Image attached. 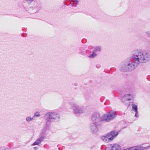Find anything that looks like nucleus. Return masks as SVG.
Wrapping results in <instances>:
<instances>
[{"label": "nucleus", "mask_w": 150, "mask_h": 150, "mask_svg": "<svg viewBox=\"0 0 150 150\" xmlns=\"http://www.w3.org/2000/svg\"><path fill=\"white\" fill-rule=\"evenodd\" d=\"M44 139V136H41L38 138L35 142L32 144V146H35L36 145H38Z\"/></svg>", "instance_id": "10"}, {"label": "nucleus", "mask_w": 150, "mask_h": 150, "mask_svg": "<svg viewBox=\"0 0 150 150\" xmlns=\"http://www.w3.org/2000/svg\"><path fill=\"white\" fill-rule=\"evenodd\" d=\"M136 146L137 150H150V145L147 146L143 145Z\"/></svg>", "instance_id": "9"}, {"label": "nucleus", "mask_w": 150, "mask_h": 150, "mask_svg": "<svg viewBox=\"0 0 150 150\" xmlns=\"http://www.w3.org/2000/svg\"><path fill=\"white\" fill-rule=\"evenodd\" d=\"M133 98V97L130 94H127L125 95L122 98V100L123 101L124 100H126V102H127L128 101L131 100Z\"/></svg>", "instance_id": "11"}, {"label": "nucleus", "mask_w": 150, "mask_h": 150, "mask_svg": "<svg viewBox=\"0 0 150 150\" xmlns=\"http://www.w3.org/2000/svg\"><path fill=\"white\" fill-rule=\"evenodd\" d=\"M136 112V113H135V115L134 116H135V117H137V114H137L138 112H137H137Z\"/></svg>", "instance_id": "21"}, {"label": "nucleus", "mask_w": 150, "mask_h": 150, "mask_svg": "<svg viewBox=\"0 0 150 150\" xmlns=\"http://www.w3.org/2000/svg\"><path fill=\"white\" fill-rule=\"evenodd\" d=\"M38 147H34V149L35 150H37L38 149Z\"/></svg>", "instance_id": "22"}, {"label": "nucleus", "mask_w": 150, "mask_h": 150, "mask_svg": "<svg viewBox=\"0 0 150 150\" xmlns=\"http://www.w3.org/2000/svg\"><path fill=\"white\" fill-rule=\"evenodd\" d=\"M40 112H36L34 113V115L33 117L35 118V117H39L40 116Z\"/></svg>", "instance_id": "17"}, {"label": "nucleus", "mask_w": 150, "mask_h": 150, "mask_svg": "<svg viewBox=\"0 0 150 150\" xmlns=\"http://www.w3.org/2000/svg\"><path fill=\"white\" fill-rule=\"evenodd\" d=\"M80 0H71V2L70 3L71 5H73L74 6L76 7L77 6L78 3Z\"/></svg>", "instance_id": "12"}, {"label": "nucleus", "mask_w": 150, "mask_h": 150, "mask_svg": "<svg viewBox=\"0 0 150 150\" xmlns=\"http://www.w3.org/2000/svg\"><path fill=\"white\" fill-rule=\"evenodd\" d=\"M117 133L116 132L112 131L106 135L102 136L101 139L105 142H108L112 140L117 135Z\"/></svg>", "instance_id": "4"}, {"label": "nucleus", "mask_w": 150, "mask_h": 150, "mask_svg": "<svg viewBox=\"0 0 150 150\" xmlns=\"http://www.w3.org/2000/svg\"><path fill=\"white\" fill-rule=\"evenodd\" d=\"M110 150H121L120 146L117 144H112L108 145Z\"/></svg>", "instance_id": "7"}, {"label": "nucleus", "mask_w": 150, "mask_h": 150, "mask_svg": "<svg viewBox=\"0 0 150 150\" xmlns=\"http://www.w3.org/2000/svg\"><path fill=\"white\" fill-rule=\"evenodd\" d=\"M45 117L47 122H55L60 118V116L55 112H49L45 115Z\"/></svg>", "instance_id": "2"}, {"label": "nucleus", "mask_w": 150, "mask_h": 150, "mask_svg": "<svg viewBox=\"0 0 150 150\" xmlns=\"http://www.w3.org/2000/svg\"><path fill=\"white\" fill-rule=\"evenodd\" d=\"M102 118V116L100 117V115L98 113H93L92 117V123L98 125L101 121H103Z\"/></svg>", "instance_id": "5"}, {"label": "nucleus", "mask_w": 150, "mask_h": 150, "mask_svg": "<svg viewBox=\"0 0 150 150\" xmlns=\"http://www.w3.org/2000/svg\"><path fill=\"white\" fill-rule=\"evenodd\" d=\"M34 0H26L27 3L28 4H31Z\"/></svg>", "instance_id": "19"}, {"label": "nucleus", "mask_w": 150, "mask_h": 150, "mask_svg": "<svg viewBox=\"0 0 150 150\" xmlns=\"http://www.w3.org/2000/svg\"><path fill=\"white\" fill-rule=\"evenodd\" d=\"M134 60L127 59L124 61L120 67V69L124 72L130 71L135 69L139 63L147 62L150 59V54L147 51H139L132 55Z\"/></svg>", "instance_id": "1"}, {"label": "nucleus", "mask_w": 150, "mask_h": 150, "mask_svg": "<svg viewBox=\"0 0 150 150\" xmlns=\"http://www.w3.org/2000/svg\"><path fill=\"white\" fill-rule=\"evenodd\" d=\"M72 109L74 112L77 115H80L85 112L83 109L76 105H74L72 106Z\"/></svg>", "instance_id": "6"}, {"label": "nucleus", "mask_w": 150, "mask_h": 150, "mask_svg": "<svg viewBox=\"0 0 150 150\" xmlns=\"http://www.w3.org/2000/svg\"><path fill=\"white\" fill-rule=\"evenodd\" d=\"M130 104H128V105H127V106H129V105Z\"/></svg>", "instance_id": "23"}, {"label": "nucleus", "mask_w": 150, "mask_h": 150, "mask_svg": "<svg viewBox=\"0 0 150 150\" xmlns=\"http://www.w3.org/2000/svg\"><path fill=\"white\" fill-rule=\"evenodd\" d=\"M35 118L34 117H31L30 116L27 117L26 118V121L27 122H29L31 121H32L34 120Z\"/></svg>", "instance_id": "13"}, {"label": "nucleus", "mask_w": 150, "mask_h": 150, "mask_svg": "<svg viewBox=\"0 0 150 150\" xmlns=\"http://www.w3.org/2000/svg\"><path fill=\"white\" fill-rule=\"evenodd\" d=\"M117 115L116 112L111 111L108 113H106L102 115L103 121L109 122L114 119Z\"/></svg>", "instance_id": "3"}, {"label": "nucleus", "mask_w": 150, "mask_h": 150, "mask_svg": "<svg viewBox=\"0 0 150 150\" xmlns=\"http://www.w3.org/2000/svg\"><path fill=\"white\" fill-rule=\"evenodd\" d=\"M98 125L91 123L90 125V128L91 133L93 134L96 133L98 131V128L97 126Z\"/></svg>", "instance_id": "8"}, {"label": "nucleus", "mask_w": 150, "mask_h": 150, "mask_svg": "<svg viewBox=\"0 0 150 150\" xmlns=\"http://www.w3.org/2000/svg\"><path fill=\"white\" fill-rule=\"evenodd\" d=\"M95 50L94 51L95 52H100L101 50V48L100 46H97L94 47Z\"/></svg>", "instance_id": "14"}, {"label": "nucleus", "mask_w": 150, "mask_h": 150, "mask_svg": "<svg viewBox=\"0 0 150 150\" xmlns=\"http://www.w3.org/2000/svg\"><path fill=\"white\" fill-rule=\"evenodd\" d=\"M95 52L93 51V53L89 56V57L93 58H94L96 56V54L95 53Z\"/></svg>", "instance_id": "18"}, {"label": "nucleus", "mask_w": 150, "mask_h": 150, "mask_svg": "<svg viewBox=\"0 0 150 150\" xmlns=\"http://www.w3.org/2000/svg\"><path fill=\"white\" fill-rule=\"evenodd\" d=\"M132 110L134 111V112H137V106L135 104H132Z\"/></svg>", "instance_id": "15"}, {"label": "nucleus", "mask_w": 150, "mask_h": 150, "mask_svg": "<svg viewBox=\"0 0 150 150\" xmlns=\"http://www.w3.org/2000/svg\"><path fill=\"white\" fill-rule=\"evenodd\" d=\"M123 150H137L136 146H135L133 147H130L129 148L124 149Z\"/></svg>", "instance_id": "16"}, {"label": "nucleus", "mask_w": 150, "mask_h": 150, "mask_svg": "<svg viewBox=\"0 0 150 150\" xmlns=\"http://www.w3.org/2000/svg\"><path fill=\"white\" fill-rule=\"evenodd\" d=\"M146 34L150 38V31H147L146 32Z\"/></svg>", "instance_id": "20"}]
</instances>
